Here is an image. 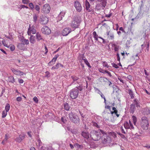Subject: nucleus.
Returning a JSON list of instances; mask_svg holds the SVG:
<instances>
[{
    "label": "nucleus",
    "mask_w": 150,
    "mask_h": 150,
    "mask_svg": "<svg viewBox=\"0 0 150 150\" xmlns=\"http://www.w3.org/2000/svg\"><path fill=\"white\" fill-rule=\"evenodd\" d=\"M140 125L144 130H146L148 129L149 123L147 117L145 116L142 117L140 121Z\"/></svg>",
    "instance_id": "f257e3e1"
},
{
    "label": "nucleus",
    "mask_w": 150,
    "mask_h": 150,
    "mask_svg": "<svg viewBox=\"0 0 150 150\" xmlns=\"http://www.w3.org/2000/svg\"><path fill=\"white\" fill-rule=\"evenodd\" d=\"M91 137L93 140L98 141L101 137V135L100 132L97 131L93 130L91 132Z\"/></svg>",
    "instance_id": "f03ea898"
},
{
    "label": "nucleus",
    "mask_w": 150,
    "mask_h": 150,
    "mask_svg": "<svg viewBox=\"0 0 150 150\" xmlns=\"http://www.w3.org/2000/svg\"><path fill=\"white\" fill-rule=\"evenodd\" d=\"M69 117L71 121L75 124H78L80 122V120L78 116L75 114L71 112L69 114Z\"/></svg>",
    "instance_id": "7ed1b4c3"
},
{
    "label": "nucleus",
    "mask_w": 150,
    "mask_h": 150,
    "mask_svg": "<svg viewBox=\"0 0 150 150\" xmlns=\"http://www.w3.org/2000/svg\"><path fill=\"white\" fill-rule=\"evenodd\" d=\"M80 22V21L78 17H75L71 24V26L75 29L78 27Z\"/></svg>",
    "instance_id": "20e7f679"
},
{
    "label": "nucleus",
    "mask_w": 150,
    "mask_h": 150,
    "mask_svg": "<svg viewBox=\"0 0 150 150\" xmlns=\"http://www.w3.org/2000/svg\"><path fill=\"white\" fill-rule=\"evenodd\" d=\"M79 94V91L77 89L74 88L70 91V96L71 98L75 99L77 98Z\"/></svg>",
    "instance_id": "39448f33"
},
{
    "label": "nucleus",
    "mask_w": 150,
    "mask_h": 150,
    "mask_svg": "<svg viewBox=\"0 0 150 150\" xmlns=\"http://www.w3.org/2000/svg\"><path fill=\"white\" fill-rule=\"evenodd\" d=\"M102 142L105 145H108L110 144L111 142V138L107 135L105 137H102Z\"/></svg>",
    "instance_id": "423d86ee"
},
{
    "label": "nucleus",
    "mask_w": 150,
    "mask_h": 150,
    "mask_svg": "<svg viewBox=\"0 0 150 150\" xmlns=\"http://www.w3.org/2000/svg\"><path fill=\"white\" fill-rule=\"evenodd\" d=\"M74 7L76 11L78 12H81L82 9V7L80 3L78 1H76L74 2Z\"/></svg>",
    "instance_id": "0eeeda50"
},
{
    "label": "nucleus",
    "mask_w": 150,
    "mask_h": 150,
    "mask_svg": "<svg viewBox=\"0 0 150 150\" xmlns=\"http://www.w3.org/2000/svg\"><path fill=\"white\" fill-rule=\"evenodd\" d=\"M49 21L47 17L45 16H40L39 19V22L41 24L44 25L47 24Z\"/></svg>",
    "instance_id": "6e6552de"
},
{
    "label": "nucleus",
    "mask_w": 150,
    "mask_h": 150,
    "mask_svg": "<svg viewBox=\"0 0 150 150\" xmlns=\"http://www.w3.org/2000/svg\"><path fill=\"white\" fill-rule=\"evenodd\" d=\"M50 7L48 4H45L43 6L42 9V12L45 13H48L50 12Z\"/></svg>",
    "instance_id": "1a4fd4ad"
},
{
    "label": "nucleus",
    "mask_w": 150,
    "mask_h": 150,
    "mask_svg": "<svg viewBox=\"0 0 150 150\" xmlns=\"http://www.w3.org/2000/svg\"><path fill=\"white\" fill-rule=\"evenodd\" d=\"M42 33L48 35L51 32V30L48 27L45 26H44L41 30Z\"/></svg>",
    "instance_id": "9d476101"
},
{
    "label": "nucleus",
    "mask_w": 150,
    "mask_h": 150,
    "mask_svg": "<svg viewBox=\"0 0 150 150\" xmlns=\"http://www.w3.org/2000/svg\"><path fill=\"white\" fill-rule=\"evenodd\" d=\"M142 50H144L145 52H148L149 51V43L148 42H144L143 44L141 45Z\"/></svg>",
    "instance_id": "9b49d317"
},
{
    "label": "nucleus",
    "mask_w": 150,
    "mask_h": 150,
    "mask_svg": "<svg viewBox=\"0 0 150 150\" xmlns=\"http://www.w3.org/2000/svg\"><path fill=\"white\" fill-rule=\"evenodd\" d=\"M11 70L14 74L17 75L23 76L24 74L23 72L18 70L17 69H15L14 68H11Z\"/></svg>",
    "instance_id": "f8f14e48"
},
{
    "label": "nucleus",
    "mask_w": 150,
    "mask_h": 150,
    "mask_svg": "<svg viewBox=\"0 0 150 150\" xmlns=\"http://www.w3.org/2000/svg\"><path fill=\"white\" fill-rule=\"evenodd\" d=\"M25 135L23 133L20 134L18 137L15 139V140L18 143H20L25 138Z\"/></svg>",
    "instance_id": "ddd939ff"
},
{
    "label": "nucleus",
    "mask_w": 150,
    "mask_h": 150,
    "mask_svg": "<svg viewBox=\"0 0 150 150\" xmlns=\"http://www.w3.org/2000/svg\"><path fill=\"white\" fill-rule=\"evenodd\" d=\"M71 31V29L69 28H64L62 31V34L63 36H67Z\"/></svg>",
    "instance_id": "4468645a"
},
{
    "label": "nucleus",
    "mask_w": 150,
    "mask_h": 150,
    "mask_svg": "<svg viewBox=\"0 0 150 150\" xmlns=\"http://www.w3.org/2000/svg\"><path fill=\"white\" fill-rule=\"evenodd\" d=\"M36 30L34 28V27L33 26L32 27H30V25L29 28L28 29L27 32L28 34L29 35H30L31 34V33L33 34H34L36 33Z\"/></svg>",
    "instance_id": "2eb2a0df"
},
{
    "label": "nucleus",
    "mask_w": 150,
    "mask_h": 150,
    "mask_svg": "<svg viewBox=\"0 0 150 150\" xmlns=\"http://www.w3.org/2000/svg\"><path fill=\"white\" fill-rule=\"evenodd\" d=\"M84 4L85 6L86 9L88 12H91V9L90 8L91 5L89 2L87 0H86Z\"/></svg>",
    "instance_id": "dca6fc26"
},
{
    "label": "nucleus",
    "mask_w": 150,
    "mask_h": 150,
    "mask_svg": "<svg viewBox=\"0 0 150 150\" xmlns=\"http://www.w3.org/2000/svg\"><path fill=\"white\" fill-rule=\"evenodd\" d=\"M93 37L94 38V39L95 40H96V41H98V38H99L102 40V42L103 43H104L105 42V40H104L103 38H102L101 37H99L98 35L96 33V31H94L93 32Z\"/></svg>",
    "instance_id": "f3484780"
},
{
    "label": "nucleus",
    "mask_w": 150,
    "mask_h": 150,
    "mask_svg": "<svg viewBox=\"0 0 150 150\" xmlns=\"http://www.w3.org/2000/svg\"><path fill=\"white\" fill-rule=\"evenodd\" d=\"M17 46L18 48L21 50H24L26 49L25 45L21 42L18 43L17 45Z\"/></svg>",
    "instance_id": "a211bd4d"
},
{
    "label": "nucleus",
    "mask_w": 150,
    "mask_h": 150,
    "mask_svg": "<svg viewBox=\"0 0 150 150\" xmlns=\"http://www.w3.org/2000/svg\"><path fill=\"white\" fill-rule=\"evenodd\" d=\"M108 38L110 40H113L114 38V33L112 31H109L107 32Z\"/></svg>",
    "instance_id": "6ab92c4d"
},
{
    "label": "nucleus",
    "mask_w": 150,
    "mask_h": 150,
    "mask_svg": "<svg viewBox=\"0 0 150 150\" xmlns=\"http://www.w3.org/2000/svg\"><path fill=\"white\" fill-rule=\"evenodd\" d=\"M65 14V12L61 11L57 18L58 20L59 21L61 20L62 18L64 16Z\"/></svg>",
    "instance_id": "aec40b11"
},
{
    "label": "nucleus",
    "mask_w": 150,
    "mask_h": 150,
    "mask_svg": "<svg viewBox=\"0 0 150 150\" xmlns=\"http://www.w3.org/2000/svg\"><path fill=\"white\" fill-rule=\"evenodd\" d=\"M20 42L25 45H28L29 43V41L28 40L25 39L24 37H23L21 39Z\"/></svg>",
    "instance_id": "412c9836"
},
{
    "label": "nucleus",
    "mask_w": 150,
    "mask_h": 150,
    "mask_svg": "<svg viewBox=\"0 0 150 150\" xmlns=\"http://www.w3.org/2000/svg\"><path fill=\"white\" fill-rule=\"evenodd\" d=\"M81 135L83 137L87 139L89 138V133L88 132L82 131Z\"/></svg>",
    "instance_id": "4be33fe9"
},
{
    "label": "nucleus",
    "mask_w": 150,
    "mask_h": 150,
    "mask_svg": "<svg viewBox=\"0 0 150 150\" xmlns=\"http://www.w3.org/2000/svg\"><path fill=\"white\" fill-rule=\"evenodd\" d=\"M64 108V110L67 111H69L70 108V106L67 103H66L64 104L63 105Z\"/></svg>",
    "instance_id": "5701e85b"
},
{
    "label": "nucleus",
    "mask_w": 150,
    "mask_h": 150,
    "mask_svg": "<svg viewBox=\"0 0 150 150\" xmlns=\"http://www.w3.org/2000/svg\"><path fill=\"white\" fill-rule=\"evenodd\" d=\"M135 110L134 104H132L130 105V112L133 113Z\"/></svg>",
    "instance_id": "b1692460"
},
{
    "label": "nucleus",
    "mask_w": 150,
    "mask_h": 150,
    "mask_svg": "<svg viewBox=\"0 0 150 150\" xmlns=\"http://www.w3.org/2000/svg\"><path fill=\"white\" fill-rule=\"evenodd\" d=\"M71 78L73 80V81L71 83V84H73L74 82L77 81L79 79V78L75 76H71Z\"/></svg>",
    "instance_id": "393cba45"
},
{
    "label": "nucleus",
    "mask_w": 150,
    "mask_h": 150,
    "mask_svg": "<svg viewBox=\"0 0 150 150\" xmlns=\"http://www.w3.org/2000/svg\"><path fill=\"white\" fill-rule=\"evenodd\" d=\"M38 19V16L36 14H33V21L35 23H36Z\"/></svg>",
    "instance_id": "a878e982"
},
{
    "label": "nucleus",
    "mask_w": 150,
    "mask_h": 150,
    "mask_svg": "<svg viewBox=\"0 0 150 150\" xmlns=\"http://www.w3.org/2000/svg\"><path fill=\"white\" fill-rule=\"evenodd\" d=\"M134 103L133 104H134V105H136L137 107H138L140 106L139 102L137 99L136 98L134 100Z\"/></svg>",
    "instance_id": "bb28decb"
},
{
    "label": "nucleus",
    "mask_w": 150,
    "mask_h": 150,
    "mask_svg": "<svg viewBox=\"0 0 150 150\" xmlns=\"http://www.w3.org/2000/svg\"><path fill=\"white\" fill-rule=\"evenodd\" d=\"M30 42L32 44H34L35 42V37L33 35L31 36L30 38Z\"/></svg>",
    "instance_id": "cd10ccee"
},
{
    "label": "nucleus",
    "mask_w": 150,
    "mask_h": 150,
    "mask_svg": "<svg viewBox=\"0 0 150 150\" xmlns=\"http://www.w3.org/2000/svg\"><path fill=\"white\" fill-rule=\"evenodd\" d=\"M36 38L37 40L40 41L42 39V38L40 34L39 33H37L36 35Z\"/></svg>",
    "instance_id": "c85d7f7f"
},
{
    "label": "nucleus",
    "mask_w": 150,
    "mask_h": 150,
    "mask_svg": "<svg viewBox=\"0 0 150 150\" xmlns=\"http://www.w3.org/2000/svg\"><path fill=\"white\" fill-rule=\"evenodd\" d=\"M112 110L113 111L114 114H115L117 117H118L119 116V114L118 113V111L116 108L114 107H113Z\"/></svg>",
    "instance_id": "c756f323"
},
{
    "label": "nucleus",
    "mask_w": 150,
    "mask_h": 150,
    "mask_svg": "<svg viewBox=\"0 0 150 150\" xmlns=\"http://www.w3.org/2000/svg\"><path fill=\"white\" fill-rule=\"evenodd\" d=\"M8 80L10 82L14 83L15 80L13 76H11L8 77Z\"/></svg>",
    "instance_id": "7c9ffc66"
},
{
    "label": "nucleus",
    "mask_w": 150,
    "mask_h": 150,
    "mask_svg": "<svg viewBox=\"0 0 150 150\" xmlns=\"http://www.w3.org/2000/svg\"><path fill=\"white\" fill-rule=\"evenodd\" d=\"M128 92L129 95L130 96L131 98L133 99L134 98V96L133 91L129 89L128 90Z\"/></svg>",
    "instance_id": "2f4dec72"
},
{
    "label": "nucleus",
    "mask_w": 150,
    "mask_h": 150,
    "mask_svg": "<svg viewBox=\"0 0 150 150\" xmlns=\"http://www.w3.org/2000/svg\"><path fill=\"white\" fill-rule=\"evenodd\" d=\"M112 47L113 50L115 52L118 51L119 49V46L115 44L112 45Z\"/></svg>",
    "instance_id": "473e14b6"
},
{
    "label": "nucleus",
    "mask_w": 150,
    "mask_h": 150,
    "mask_svg": "<svg viewBox=\"0 0 150 150\" xmlns=\"http://www.w3.org/2000/svg\"><path fill=\"white\" fill-rule=\"evenodd\" d=\"M92 124L94 127H96L98 128L99 129L100 127V126L95 122L93 121L92 122Z\"/></svg>",
    "instance_id": "72a5a7b5"
},
{
    "label": "nucleus",
    "mask_w": 150,
    "mask_h": 150,
    "mask_svg": "<svg viewBox=\"0 0 150 150\" xmlns=\"http://www.w3.org/2000/svg\"><path fill=\"white\" fill-rule=\"evenodd\" d=\"M74 147L78 149H81L83 148V146L80 145L78 143H75L74 144Z\"/></svg>",
    "instance_id": "f704fd0d"
},
{
    "label": "nucleus",
    "mask_w": 150,
    "mask_h": 150,
    "mask_svg": "<svg viewBox=\"0 0 150 150\" xmlns=\"http://www.w3.org/2000/svg\"><path fill=\"white\" fill-rule=\"evenodd\" d=\"M98 132H100V133H101L103 134V136L102 137H105V136L107 135L106 133L101 129H98Z\"/></svg>",
    "instance_id": "c9c22d12"
},
{
    "label": "nucleus",
    "mask_w": 150,
    "mask_h": 150,
    "mask_svg": "<svg viewBox=\"0 0 150 150\" xmlns=\"http://www.w3.org/2000/svg\"><path fill=\"white\" fill-rule=\"evenodd\" d=\"M124 126L125 128L126 129H129L131 128L129 123L127 122L124 124Z\"/></svg>",
    "instance_id": "e433bc0d"
},
{
    "label": "nucleus",
    "mask_w": 150,
    "mask_h": 150,
    "mask_svg": "<svg viewBox=\"0 0 150 150\" xmlns=\"http://www.w3.org/2000/svg\"><path fill=\"white\" fill-rule=\"evenodd\" d=\"M10 109V105L9 104L7 103L5 107V110L6 112H8Z\"/></svg>",
    "instance_id": "4c0bfd02"
},
{
    "label": "nucleus",
    "mask_w": 150,
    "mask_h": 150,
    "mask_svg": "<svg viewBox=\"0 0 150 150\" xmlns=\"http://www.w3.org/2000/svg\"><path fill=\"white\" fill-rule=\"evenodd\" d=\"M132 118L134 124L135 125H136L137 121V117L134 116H132Z\"/></svg>",
    "instance_id": "58836bf2"
},
{
    "label": "nucleus",
    "mask_w": 150,
    "mask_h": 150,
    "mask_svg": "<svg viewBox=\"0 0 150 150\" xmlns=\"http://www.w3.org/2000/svg\"><path fill=\"white\" fill-rule=\"evenodd\" d=\"M83 60L84 62L86 64V65H87L89 67L91 68V67L89 63L87 60L86 59H83Z\"/></svg>",
    "instance_id": "ea45409f"
},
{
    "label": "nucleus",
    "mask_w": 150,
    "mask_h": 150,
    "mask_svg": "<svg viewBox=\"0 0 150 150\" xmlns=\"http://www.w3.org/2000/svg\"><path fill=\"white\" fill-rule=\"evenodd\" d=\"M42 143L40 139H38L36 143L37 146H38L40 147Z\"/></svg>",
    "instance_id": "a19ab883"
},
{
    "label": "nucleus",
    "mask_w": 150,
    "mask_h": 150,
    "mask_svg": "<svg viewBox=\"0 0 150 150\" xmlns=\"http://www.w3.org/2000/svg\"><path fill=\"white\" fill-rule=\"evenodd\" d=\"M110 135L115 138L116 137V134L114 132H110L109 133Z\"/></svg>",
    "instance_id": "79ce46f5"
},
{
    "label": "nucleus",
    "mask_w": 150,
    "mask_h": 150,
    "mask_svg": "<svg viewBox=\"0 0 150 150\" xmlns=\"http://www.w3.org/2000/svg\"><path fill=\"white\" fill-rule=\"evenodd\" d=\"M59 63L57 64L55 66H53L52 68V69H58L59 67Z\"/></svg>",
    "instance_id": "37998d69"
},
{
    "label": "nucleus",
    "mask_w": 150,
    "mask_h": 150,
    "mask_svg": "<svg viewBox=\"0 0 150 150\" xmlns=\"http://www.w3.org/2000/svg\"><path fill=\"white\" fill-rule=\"evenodd\" d=\"M7 112H6L5 110H4L2 112V118H4L7 115Z\"/></svg>",
    "instance_id": "c03bdc74"
},
{
    "label": "nucleus",
    "mask_w": 150,
    "mask_h": 150,
    "mask_svg": "<svg viewBox=\"0 0 150 150\" xmlns=\"http://www.w3.org/2000/svg\"><path fill=\"white\" fill-rule=\"evenodd\" d=\"M8 47H10V49L12 51H13L15 49V47L13 45H10Z\"/></svg>",
    "instance_id": "a18cd8bd"
},
{
    "label": "nucleus",
    "mask_w": 150,
    "mask_h": 150,
    "mask_svg": "<svg viewBox=\"0 0 150 150\" xmlns=\"http://www.w3.org/2000/svg\"><path fill=\"white\" fill-rule=\"evenodd\" d=\"M29 6L30 8L32 10H33L34 9V5L33 3H30L29 4Z\"/></svg>",
    "instance_id": "49530a36"
},
{
    "label": "nucleus",
    "mask_w": 150,
    "mask_h": 150,
    "mask_svg": "<svg viewBox=\"0 0 150 150\" xmlns=\"http://www.w3.org/2000/svg\"><path fill=\"white\" fill-rule=\"evenodd\" d=\"M74 88L77 89V90L79 91H81L82 89V86H79L78 87H76Z\"/></svg>",
    "instance_id": "de8ad7c7"
},
{
    "label": "nucleus",
    "mask_w": 150,
    "mask_h": 150,
    "mask_svg": "<svg viewBox=\"0 0 150 150\" xmlns=\"http://www.w3.org/2000/svg\"><path fill=\"white\" fill-rule=\"evenodd\" d=\"M59 55L58 54H57L56 55H55L54 57L52 59L53 60H54V62H55L57 59L59 57Z\"/></svg>",
    "instance_id": "09e8293b"
},
{
    "label": "nucleus",
    "mask_w": 150,
    "mask_h": 150,
    "mask_svg": "<svg viewBox=\"0 0 150 150\" xmlns=\"http://www.w3.org/2000/svg\"><path fill=\"white\" fill-rule=\"evenodd\" d=\"M99 71L100 72L104 74L106 73V71H107L106 70H103L101 68H99Z\"/></svg>",
    "instance_id": "8fccbe9b"
},
{
    "label": "nucleus",
    "mask_w": 150,
    "mask_h": 150,
    "mask_svg": "<svg viewBox=\"0 0 150 150\" xmlns=\"http://www.w3.org/2000/svg\"><path fill=\"white\" fill-rule=\"evenodd\" d=\"M55 62H54V60H53L52 59L51 61H50L48 63V65L50 66H51L54 64L55 63Z\"/></svg>",
    "instance_id": "3c124183"
},
{
    "label": "nucleus",
    "mask_w": 150,
    "mask_h": 150,
    "mask_svg": "<svg viewBox=\"0 0 150 150\" xmlns=\"http://www.w3.org/2000/svg\"><path fill=\"white\" fill-rule=\"evenodd\" d=\"M55 62H54V60H53L52 59L51 61H50L48 63V65L50 66H51L54 64L55 63Z\"/></svg>",
    "instance_id": "603ef678"
},
{
    "label": "nucleus",
    "mask_w": 150,
    "mask_h": 150,
    "mask_svg": "<svg viewBox=\"0 0 150 150\" xmlns=\"http://www.w3.org/2000/svg\"><path fill=\"white\" fill-rule=\"evenodd\" d=\"M103 62V67H106L108 68L109 67V66L108 65V64H107V62Z\"/></svg>",
    "instance_id": "864d4df0"
},
{
    "label": "nucleus",
    "mask_w": 150,
    "mask_h": 150,
    "mask_svg": "<svg viewBox=\"0 0 150 150\" xmlns=\"http://www.w3.org/2000/svg\"><path fill=\"white\" fill-rule=\"evenodd\" d=\"M35 8L37 11H39V12L40 8V6L39 5H36L35 6Z\"/></svg>",
    "instance_id": "5fc2aeb1"
},
{
    "label": "nucleus",
    "mask_w": 150,
    "mask_h": 150,
    "mask_svg": "<svg viewBox=\"0 0 150 150\" xmlns=\"http://www.w3.org/2000/svg\"><path fill=\"white\" fill-rule=\"evenodd\" d=\"M129 125L131 127V129H134V128L130 120H129Z\"/></svg>",
    "instance_id": "6e6d98bb"
},
{
    "label": "nucleus",
    "mask_w": 150,
    "mask_h": 150,
    "mask_svg": "<svg viewBox=\"0 0 150 150\" xmlns=\"http://www.w3.org/2000/svg\"><path fill=\"white\" fill-rule=\"evenodd\" d=\"M34 101L36 103H37L38 102V98L36 97H34L33 98Z\"/></svg>",
    "instance_id": "4d7b16f0"
},
{
    "label": "nucleus",
    "mask_w": 150,
    "mask_h": 150,
    "mask_svg": "<svg viewBox=\"0 0 150 150\" xmlns=\"http://www.w3.org/2000/svg\"><path fill=\"white\" fill-rule=\"evenodd\" d=\"M22 2L23 4H27L29 2V0H22Z\"/></svg>",
    "instance_id": "13d9d810"
},
{
    "label": "nucleus",
    "mask_w": 150,
    "mask_h": 150,
    "mask_svg": "<svg viewBox=\"0 0 150 150\" xmlns=\"http://www.w3.org/2000/svg\"><path fill=\"white\" fill-rule=\"evenodd\" d=\"M112 65L113 66V67H114L115 68H119L117 65L115 63H112Z\"/></svg>",
    "instance_id": "bf43d9fd"
},
{
    "label": "nucleus",
    "mask_w": 150,
    "mask_h": 150,
    "mask_svg": "<svg viewBox=\"0 0 150 150\" xmlns=\"http://www.w3.org/2000/svg\"><path fill=\"white\" fill-rule=\"evenodd\" d=\"M45 150H54L52 148V147L51 146L47 147H45Z\"/></svg>",
    "instance_id": "052dcab7"
},
{
    "label": "nucleus",
    "mask_w": 150,
    "mask_h": 150,
    "mask_svg": "<svg viewBox=\"0 0 150 150\" xmlns=\"http://www.w3.org/2000/svg\"><path fill=\"white\" fill-rule=\"evenodd\" d=\"M22 99V98L21 97H18L16 98V100L20 102L21 101Z\"/></svg>",
    "instance_id": "680f3d73"
},
{
    "label": "nucleus",
    "mask_w": 150,
    "mask_h": 150,
    "mask_svg": "<svg viewBox=\"0 0 150 150\" xmlns=\"http://www.w3.org/2000/svg\"><path fill=\"white\" fill-rule=\"evenodd\" d=\"M9 138V135L6 134L5 136V139H4L6 141Z\"/></svg>",
    "instance_id": "e2e57ef3"
},
{
    "label": "nucleus",
    "mask_w": 150,
    "mask_h": 150,
    "mask_svg": "<svg viewBox=\"0 0 150 150\" xmlns=\"http://www.w3.org/2000/svg\"><path fill=\"white\" fill-rule=\"evenodd\" d=\"M98 91L100 92V93H99V94L100 95L101 97L102 98H103L105 97V96H104V95H103V94L98 89H97Z\"/></svg>",
    "instance_id": "0e129e2a"
},
{
    "label": "nucleus",
    "mask_w": 150,
    "mask_h": 150,
    "mask_svg": "<svg viewBox=\"0 0 150 150\" xmlns=\"http://www.w3.org/2000/svg\"><path fill=\"white\" fill-rule=\"evenodd\" d=\"M23 5L21 4L20 5H17V6L18 8L20 9H21L22 8H23Z\"/></svg>",
    "instance_id": "69168bd1"
},
{
    "label": "nucleus",
    "mask_w": 150,
    "mask_h": 150,
    "mask_svg": "<svg viewBox=\"0 0 150 150\" xmlns=\"http://www.w3.org/2000/svg\"><path fill=\"white\" fill-rule=\"evenodd\" d=\"M5 36L6 38H7L8 39H10L11 40H12L13 39V38L12 37H10L9 36H8L6 35H5Z\"/></svg>",
    "instance_id": "338daca9"
},
{
    "label": "nucleus",
    "mask_w": 150,
    "mask_h": 150,
    "mask_svg": "<svg viewBox=\"0 0 150 150\" xmlns=\"http://www.w3.org/2000/svg\"><path fill=\"white\" fill-rule=\"evenodd\" d=\"M39 150H46L45 147L42 146L40 148H39Z\"/></svg>",
    "instance_id": "774afa93"
}]
</instances>
